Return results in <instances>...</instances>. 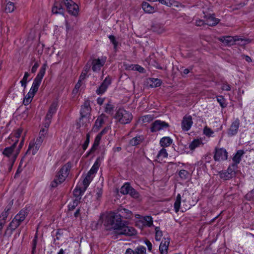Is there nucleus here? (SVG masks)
Returning a JSON list of instances; mask_svg holds the SVG:
<instances>
[{
  "instance_id": "nucleus-1",
  "label": "nucleus",
  "mask_w": 254,
  "mask_h": 254,
  "mask_svg": "<svg viewBox=\"0 0 254 254\" xmlns=\"http://www.w3.org/2000/svg\"><path fill=\"white\" fill-rule=\"evenodd\" d=\"M100 220L107 230L115 231L119 228L122 221L118 213L114 212L103 213L100 216Z\"/></svg>"
},
{
  "instance_id": "nucleus-2",
  "label": "nucleus",
  "mask_w": 254,
  "mask_h": 254,
  "mask_svg": "<svg viewBox=\"0 0 254 254\" xmlns=\"http://www.w3.org/2000/svg\"><path fill=\"white\" fill-rule=\"evenodd\" d=\"M46 133L47 130L44 129H41L40 130L39 136L36 139H33L30 141L25 155L32 154L34 155L37 153L44 141Z\"/></svg>"
},
{
  "instance_id": "nucleus-3",
  "label": "nucleus",
  "mask_w": 254,
  "mask_h": 254,
  "mask_svg": "<svg viewBox=\"0 0 254 254\" xmlns=\"http://www.w3.org/2000/svg\"><path fill=\"white\" fill-rule=\"evenodd\" d=\"M71 167V163L68 162L60 169L54 181L51 183V185L52 187L55 188L65 180L69 174Z\"/></svg>"
},
{
  "instance_id": "nucleus-4",
  "label": "nucleus",
  "mask_w": 254,
  "mask_h": 254,
  "mask_svg": "<svg viewBox=\"0 0 254 254\" xmlns=\"http://www.w3.org/2000/svg\"><path fill=\"white\" fill-rule=\"evenodd\" d=\"M27 215L26 210H21L18 214H17L11 222L9 224L6 229V232L10 231V234L14 231L25 219Z\"/></svg>"
},
{
  "instance_id": "nucleus-5",
  "label": "nucleus",
  "mask_w": 254,
  "mask_h": 254,
  "mask_svg": "<svg viewBox=\"0 0 254 254\" xmlns=\"http://www.w3.org/2000/svg\"><path fill=\"white\" fill-rule=\"evenodd\" d=\"M17 142L18 140H15L11 146L5 147L2 152V154L8 158L12 164L14 163L19 154V151L16 150Z\"/></svg>"
},
{
  "instance_id": "nucleus-6",
  "label": "nucleus",
  "mask_w": 254,
  "mask_h": 254,
  "mask_svg": "<svg viewBox=\"0 0 254 254\" xmlns=\"http://www.w3.org/2000/svg\"><path fill=\"white\" fill-rule=\"evenodd\" d=\"M47 67V64H44L41 67L38 74L33 80L32 86L30 89L29 92H30L34 95H35V94L38 91L39 87L42 81V79H43Z\"/></svg>"
},
{
  "instance_id": "nucleus-7",
  "label": "nucleus",
  "mask_w": 254,
  "mask_h": 254,
  "mask_svg": "<svg viewBox=\"0 0 254 254\" xmlns=\"http://www.w3.org/2000/svg\"><path fill=\"white\" fill-rule=\"evenodd\" d=\"M115 118L121 124H126L131 122L132 116L130 113L124 109H119L116 113Z\"/></svg>"
},
{
  "instance_id": "nucleus-8",
  "label": "nucleus",
  "mask_w": 254,
  "mask_h": 254,
  "mask_svg": "<svg viewBox=\"0 0 254 254\" xmlns=\"http://www.w3.org/2000/svg\"><path fill=\"white\" fill-rule=\"evenodd\" d=\"M116 233L119 235L132 236L136 234V230L132 227L122 221L119 228L116 230Z\"/></svg>"
},
{
  "instance_id": "nucleus-9",
  "label": "nucleus",
  "mask_w": 254,
  "mask_h": 254,
  "mask_svg": "<svg viewBox=\"0 0 254 254\" xmlns=\"http://www.w3.org/2000/svg\"><path fill=\"white\" fill-rule=\"evenodd\" d=\"M64 4L66 7L68 12L74 16H76L79 12L78 5L72 0H63Z\"/></svg>"
},
{
  "instance_id": "nucleus-10",
  "label": "nucleus",
  "mask_w": 254,
  "mask_h": 254,
  "mask_svg": "<svg viewBox=\"0 0 254 254\" xmlns=\"http://www.w3.org/2000/svg\"><path fill=\"white\" fill-rule=\"evenodd\" d=\"M228 158V152L223 148H215L214 159L215 161H221L227 160Z\"/></svg>"
},
{
  "instance_id": "nucleus-11",
  "label": "nucleus",
  "mask_w": 254,
  "mask_h": 254,
  "mask_svg": "<svg viewBox=\"0 0 254 254\" xmlns=\"http://www.w3.org/2000/svg\"><path fill=\"white\" fill-rule=\"evenodd\" d=\"M220 40L222 41L224 44H225L229 46L234 45L236 41L241 40L242 41H245L247 43H250L251 41L249 39H241L237 36L233 37L230 36H224Z\"/></svg>"
},
{
  "instance_id": "nucleus-12",
  "label": "nucleus",
  "mask_w": 254,
  "mask_h": 254,
  "mask_svg": "<svg viewBox=\"0 0 254 254\" xmlns=\"http://www.w3.org/2000/svg\"><path fill=\"white\" fill-rule=\"evenodd\" d=\"M204 14V17L205 19V22L207 26H214L218 24L220 19L216 18L214 13H206V12L203 11Z\"/></svg>"
},
{
  "instance_id": "nucleus-13",
  "label": "nucleus",
  "mask_w": 254,
  "mask_h": 254,
  "mask_svg": "<svg viewBox=\"0 0 254 254\" xmlns=\"http://www.w3.org/2000/svg\"><path fill=\"white\" fill-rule=\"evenodd\" d=\"M169 126V124L164 121L156 120L152 124L150 129L152 132H156L165 129L168 127Z\"/></svg>"
},
{
  "instance_id": "nucleus-14",
  "label": "nucleus",
  "mask_w": 254,
  "mask_h": 254,
  "mask_svg": "<svg viewBox=\"0 0 254 254\" xmlns=\"http://www.w3.org/2000/svg\"><path fill=\"white\" fill-rule=\"evenodd\" d=\"M64 5V1H56L52 8V13L55 14H61L64 15L65 10L63 7Z\"/></svg>"
},
{
  "instance_id": "nucleus-15",
  "label": "nucleus",
  "mask_w": 254,
  "mask_h": 254,
  "mask_svg": "<svg viewBox=\"0 0 254 254\" xmlns=\"http://www.w3.org/2000/svg\"><path fill=\"white\" fill-rule=\"evenodd\" d=\"M108 119V117L104 114H102L96 119L92 130L95 131H98L102 127L105 121Z\"/></svg>"
},
{
  "instance_id": "nucleus-16",
  "label": "nucleus",
  "mask_w": 254,
  "mask_h": 254,
  "mask_svg": "<svg viewBox=\"0 0 254 254\" xmlns=\"http://www.w3.org/2000/svg\"><path fill=\"white\" fill-rule=\"evenodd\" d=\"M106 61V58H102V59H94L93 60L92 64V70L94 72H98L101 68L104 65Z\"/></svg>"
},
{
  "instance_id": "nucleus-17",
  "label": "nucleus",
  "mask_w": 254,
  "mask_h": 254,
  "mask_svg": "<svg viewBox=\"0 0 254 254\" xmlns=\"http://www.w3.org/2000/svg\"><path fill=\"white\" fill-rule=\"evenodd\" d=\"M111 83V78L109 76L106 77L99 88L96 90V93L98 95H101L104 93Z\"/></svg>"
},
{
  "instance_id": "nucleus-18",
  "label": "nucleus",
  "mask_w": 254,
  "mask_h": 254,
  "mask_svg": "<svg viewBox=\"0 0 254 254\" xmlns=\"http://www.w3.org/2000/svg\"><path fill=\"white\" fill-rule=\"evenodd\" d=\"M240 122L239 119H236L231 124L228 131V134L229 136H234L238 133L240 126Z\"/></svg>"
},
{
  "instance_id": "nucleus-19",
  "label": "nucleus",
  "mask_w": 254,
  "mask_h": 254,
  "mask_svg": "<svg viewBox=\"0 0 254 254\" xmlns=\"http://www.w3.org/2000/svg\"><path fill=\"white\" fill-rule=\"evenodd\" d=\"M192 117L190 116H186L182 122V128L185 131L189 130L192 125Z\"/></svg>"
},
{
  "instance_id": "nucleus-20",
  "label": "nucleus",
  "mask_w": 254,
  "mask_h": 254,
  "mask_svg": "<svg viewBox=\"0 0 254 254\" xmlns=\"http://www.w3.org/2000/svg\"><path fill=\"white\" fill-rule=\"evenodd\" d=\"M170 239L168 238H164L159 246V249L161 254H167Z\"/></svg>"
},
{
  "instance_id": "nucleus-21",
  "label": "nucleus",
  "mask_w": 254,
  "mask_h": 254,
  "mask_svg": "<svg viewBox=\"0 0 254 254\" xmlns=\"http://www.w3.org/2000/svg\"><path fill=\"white\" fill-rule=\"evenodd\" d=\"M91 108L89 100L85 101L83 105L81 107L80 115L82 118L86 117L90 114Z\"/></svg>"
},
{
  "instance_id": "nucleus-22",
  "label": "nucleus",
  "mask_w": 254,
  "mask_h": 254,
  "mask_svg": "<svg viewBox=\"0 0 254 254\" xmlns=\"http://www.w3.org/2000/svg\"><path fill=\"white\" fill-rule=\"evenodd\" d=\"M58 107V102L57 100L54 101L50 105L46 117L52 119L53 116L57 112Z\"/></svg>"
},
{
  "instance_id": "nucleus-23",
  "label": "nucleus",
  "mask_w": 254,
  "mask_h": 254,
  "mask_svg": "<svg viewBox=\"0 0 254 254\" xmlns=\"http://www.w3.org/2000/svg\"><path fill=\"white\" fill-rule=\"evenodd\" d=\"M141 6L144 12L147 13H153L157 10L156 7L151 5L146 1H143Z\"/></svg>"
},
{
  "instance_id": "nucleus-24",
  "label": "nucleus",
  "mask_w": 254,
  "mask_h": 254,
  "mask_svg": "<svg viewBox=\"0 0 254 254\" xmlns=\"http://www.w3.org/2000/svg\"><path fill=\"white\" fill-rule=\"evenodd\" d=\"M118 215L121 216V219L122 217L126 219H130L132 217L131 211L124 208L119 209Z\"/></svg>"
},
{
  "instance_id": "nucleus-25",
  "label": "nucleus",
  "mask_w": 254,
  "mask_h": 254,
  "mask_svg": "<svg viewBox=\"0 0 254 254\" xmlns=\"http://www.w3.org/2000/svg\"><path fill=\"white\" fill-rule=\"evenodd\" d=\"M85 190H84V188L83 187L76 186L73 191L74 199H78V200L80 201L81 196Z\"/></svg>"
},
{
  "instance_id": "nucleus-26",
  "label": "nucleus",
  "mask_w": 254,
  "mask_h": 254,
  "mask_svg": "<svg viewBox=\"0 0 254 254\" xmlns=\"http://www.w3.org/2000/svg\"><path fill=\"white\" fill-rule=\"evenodd\" d=\"M245 152L243 150H239L237 151L236 154L234 155L232 160L233 163L232 164L236 165L238 166V164L240 163L241 161L242 157L244 154Z\"/></svg>"
},
{
  "instance_id": "nucleus-27",
  "label": "nucleus",
  "mask_w": 254,
  "mask_h": 254,
  "mask_svg": "<svg viewBox=\"0 0 254 254\" xmlns=\"http://www.w3.org/2000/svg\"><path fill=\"white\" fill-rule=\"evenodd\" d=\"M144 138L143 135H136L129 140V144L131 146H136L140 144L144 140Z\"/></svg>"
},
{
  "instance_id": "nucleus-28",
  "label": "nucleus",
  "mask_w": 254,
  "mask_h": 254,
  "mask_svg": "<svg viewBox=\"0 0 254 254\" xmlns=\"http://www.w3.org/2000/svg\"><path fill=\"white\" fill-rule=\"evenodd\" d=\"M103 158H100V157L98 158L96 161L95 162V163H94L92 167H91V169L88 172V173L90 174L91 175H92L96 173L100 166L99 162Z\"/></svg>"
},
{
  "instance_id": "nucleus-29",
  "label": "nucleus",
  "mask_w": 254,
  "mask_h": 254,
  "mask_svg": "<svg viewBox=\"0 0 254 254\" xmlns=\"http://www.w3.org/2000/svg\"><path fill=\"white\" fill-rule=\"evenodd\" d=\"M93 177L90 174L87 173L86 177L84 178L82 181L83 188L84 190H86L87 187L92 181Z\"/></svg>"
},
{
  "instance_id": "nucleus-30",
  "label": "nucleus",
  "mask_w": 254,
  "mask_h": 254,
  "mask_svg": "<svg viewBox=\"0 0 254 254\" xmlns=\"http://www.w3.org/2000/svg\"><path fill=\"white\" fill-rule=\"evenodd\" d=\"M172 143V139L169 137H164L160 140V143L161 146L167 147Z\"/></svg>"
},
{
  "instance_id": "nucleus-31",
  "label": "nucleus",
  "mask_w": 254,
  "mask_h": 254,
  "mask_svg": "<svg viewBox=\"0 0 254 254\" xmlns=\"http://www.w3.org/2000/svg\"><path fill=\"white\" fill-rule=\"evenodd\" d=\"M131 188L132 187L129 185V184L126 183L121 187L120 189V192L123 194H128Z\"/></svg>"
},
{
  "instance_id": "nucleus-32",
  "label": "nucleus",
  "mask_w": 254,
  "mask_h": 254,
  "mask_svg": "<svg viewBox=\"0 0 254 254\" xmlns=\"http://www.w3.org/2000/svg\"><path fill=\"white\" fill-rule=\"evenodd\" d=\"M143 225L150 227L153 224L152 218L150 216H146L143 217L142 220Z\"/></svg>"
},
{
  "instance_id": "nucleus-33",
  "label": "nucleus",
  "mask_w": 254,
  "mask_h": 254,
  "mask_svg": "<svg viewBox=\"0 0 254 254\" xmlns=\"http://www.w3.org/2000/svg\"><path fill=\"white\" fill-rule=\"evenodd\" d=\"M238 166L232 163L227 168L226 172L230 175L232 178L235 176L236 170L237 169Z\"/></svg>"
},
{
  "instance_id": "nucleus-34",
  "label": "nucleus",
  "mask_w": 254,
  "mask_h": 254,
  "mask_svg": "<svg viewBox=\"0 0 254 254\" xmlns=\"http://www.w3.org/2000/svg\"><path fill=\"white\" fill-rule=\"evenodd\" d=\"M202 144V141L198 139H194L190 143L189 145V148L190 150H193L195 149L196 147L199 146Z\"/></svg>"
},
{
  "instance_id": "nucleus-35",
  "label": "nucleus",
  "mask_w": 254,
  "mask_h": 254,
  "mask_svg": "<svg viewBox=\"0 0 254 254\" xmlns=\"http://www.w3.org/2000/svg\"><path fill=\"white\" fill-rule=\"evenodd\" d=\"M152 28L153 32H162L164 30V25L159 23H153Z\"/></svg>"
},
{
  "instance_id": "nucleus-36",
  "label": "nucleus",
  "mask_w": 254,
  "mask_h": 254,
  "mask_svg": "<svg viewBox=\"0 0 254 254\" xmlns=\"http://www.w3.org/2000/svg\"><path fill=\"white\" fill-rule=\"evenodd\" d=\"M168 154L166 149H165V148H162L159 151L156 157L158 159L162 160L164 158H167L168 157Z\"/></svg>"
},
{
  "instance_id": "nucleus-37",
  "label": "nucleus",
  "mask_w": 254,
  "mask_h": 254,
  "mask_svg": "<svg viewBox=\"0 0 254 254\" xmlns=\"http://www.w3.org/2000/svg\"><path fill=\"white\" fill-rule=\"evenodd\" d=\"M34 96L33 94L29 91L23 99V103L24 105H28L31 102Z\"/></svg>"
},
{
  "instance_id": "nucleus-38",
  "label": "nucleus",
  "mask_w": 254,
  "mask_h": 254,
  "mask_svg": "<svg viewBox=\"0 0 254 254\" xmlns=\"http://www.w3.org/2000/svg\"><path fill=\"white\" fill-rule=\"evenodd\" d=\"M153 119L154 116L153 115H147L141 117L139 121L141 122L142 123H147L152 121Z\"/></svg>"
},
{
  "instance_id": "nucleus-39",
  "label": "nucleus",
  "mask_w": 254,
  "mask_h": 254,
  "mask_svg": "<svg viewBox=\"0 0 254 254\" xmlns=\"http://www.w3.org/2000/svg\"><path fill=\"white\" fill-rule=\"evenodd\" d=\"M30 76V74L28 72H25L23 78L20 81L21 86L25 89L27 86V79Z\"/></svg>"
},
{
  "instance_id": "nucleus-40",
  "label": "nucleus",
  "mask_w": 254,
  "mask_h": 254,
  "mask_svg": "<svg viewBox=\"0 0 254 254\" xmlns=\"http://www.w3.org/2000/svg\"><path fill=\"white\" fill-rule=\"evenodd\" d=\"M181 195L178 194L177 196L176 201L174 203V209L176 212L179 211L181 205Z\"/></svg>"
},
{
  "instance_id": "nucleus-41",
  "label": "nucleus",
  "mask_w": 254,
  "mask_h": 254,
  "mask_svg": "<svg viewBox=\"0 0 254 254\" xmlns=\"http://www.w3.org/2000/svg\"><path fill=\"white\" fill-rule=\"evenodd\" d=\"M216 98L217 102L219 103L220 106L222 108L226 107L227 104L226 103L225 99L223 96H217Z\"/></svg>"
},
{
  "instance_id": "nucleus-42",
  "label": "nucleus",
  "mask_w": 254,
  "mask_h": 254,
  "mask_svg": "<svg viewBox=\"0 0 254 254\" xmlns=\"http://www.w3.org/2000/svg\"><path fill=\"white\" fill-rule=\"evenodd\" d=\"M150 85L152 87H158L161 84V80L158 78H152L150 79Z\"/></svg>"
},
{
  "instance_id": "nucleus-43",
  "label": "nucleus",
  "mask_w": 254,
  "mask_h": 254,
  "mask_svg": "<svg viewBox=\"0 0 254 254\" xmlns=\"http://www.w3.org/2000/svg\"><path fill=\"white\" fill-rule=\"evenodd\" d=\"M22 132V129L21 128H19L14 133L13 135H10L9 137V139L14 138L12 139V141L14 142V141L16 139H18V138L20 136L21 133Z\"/></svg>"
},
{
  "instance_id": "nucleus-44",
  "label": "nucleus",
  "mask_w": 254,
  "mask_h": 254,
  "mask_svg": "<svg viewBox=\"0 0 254 254\" xmlns=\"http://www.w3.org/2000/svg\"><path fill=\"white\" fill-rule=\"evenodd\" d=\"M219 174L220 178L224 180H228L232 178L226 170L219 172Z\"/></svg>"
},
{
  "instance_id": "nucleus-45",
  "label": "nucleus",
  "mask_w": 254,
  "mask_h": 254,
  "mask_svg": "<svg viewBox=\"0 0 254 254\" xmlns=\"http://www.w3.org/2000/svg\"><path fill=\"white\" fill-rule=\"evenodd\" d=\"M114 109V106L111 104V102L109 101L106 105L105 109V111L106 113L112 115L113 113V111Z\"/></svg>"
},
{
  "instance_id": "nucleus-46",
  "label": "nucleus",
  "mask_w": 254,
  "mask_h": 254,
  "mask_svg": "<svg viewBox=\"0 0 254 254\" xmlns=\"http://www.w3.org/2000/svg\"><path fill=\"white\" fill-rule=\"evenodd\" d=\"M180 177L183 180H187L190 177L189 173L185 170H181L179 173Z\"/></svg>"
},
{
  "instance_id": "nucleus-47",
  "label": "nucleus",
  "mask_w": 254,
  "mask_h": 254,
  "mask_svg": "<svg viewBox=\"0 0 254 254\" xmlns=\"http://www.w3.org/2000/svg\"><path fill=\"white\" fill-rule=\"evenodd\" d=\"M134 254H146V248L142 246H139L134 250Z\"/></svg>"
},
{
  "instance_id": "nucleus-48",
  "label": "nucleus",
  "mask_w": 254,
  "mask_h": 254,
  "mask_svg": "<svg viewBox=\"0 0 254 254\" xmlns=\"http://www.w3.org/2000/svg\"><path fill=\"white\" fill-rule=\"evenodd\" d=\"M15 9V6L13 2L9 1L6 5L5 11L6 12H12Z\"/></svg>"
},
{
  "instance_id": "nucleus-49",
  "label": "nucleus",
  "mask_w": 254,
  "mask_h": 254,
  "mask_svg": "<svg viewBox=\"0 0 254 254\" xmlns=\"http://www.w3.org/2000/svg\"><path fill=\"white\" fill-rule=\"evenodd\" d=\"M130 68L132 70L138 71L140 73L144 72V68L138 64H132L130 66Z\"/></svg>"
},
{
  "instance_id": "nucleus-50",
  "label": "nucleus",
  "mask_w": 254,
  "mask_h": 254,
  "mask_svg": "<svg viewBox=\"0 0 254 254\" xmlns=\"http://www.w3.org/2000/svg\"><path fill=\"white\" fill-rule=\"evenodd\" d=\"M162 232L160 230L159 227L155 228V240L157 241H159L162 237Z\"/></svg>"
},
{
  "instance_id": "nucleus-51",
  "label": "nucleus",
  "mask_w": 254,
  "mask_h": 254,
  "mask_svg": "<svg viewBox=\"0 0 254 254\" xmlns=\"http://www.w3.org/2000/svg\"><path fill=\"white\" fill-rule=\"evenodd\" d=\"M79 202L80 201L78 200V199H74L72 202L68 204V209L69 210H73L77 206Z\"/></svg>"
},
{
  "instance_id": "nucleus-52",
  "label": "nucleus",
  "mask_w": 254,
  "mask_h": 254,
  "mask_svg": "<svg viewBox=\"0 0 254 254\" xmlns=\"http://www.w3.org/2000/svg\"><path fill=\"white\" fill-rule=\"evenodd\" d=\"M157 1L169 7L171 6L174 2L173 0H157Z\"/></svg>"
},
{
  "instance_id": "nucleus-53",
  "label": "nucleus",
  "mask_w": 254,
  "mask_h": 254,
  "mask_svg": "<svg viewBox=\"0 0 254 254\" xmlns=\"http://www.w3.org/2000/svg\"><path fill=\"white\" fill-rule=\"evenodd\" d=\"M128 194L131 197H132L134 198H138L140 196L139 193L132 188H131Z\"/></svg>"
},
{
  "instance_id": "nucleus-54",
  "label": "nucleus",
  "mask_w": 254,
  "mask_h": 254,
  "mask_svg": "<svg viewBox=\"0 0 254 254\" xmlns=\"http://www.w3.org/2000/svg\"><path fill=\"white\" fill-rule=\"evenodd\" d=\"M37 243V236H35L34 238L32 240V251H31L32 254H34L35 253V249L36 248Z\"/></svg>"
},
{
  "instance_id": "nucleus-55",
  "label": "nucleus",
  "mask_w": 254,
  "mask_h": 254,
  "mask_svg": "<svg viewBox=\"0 0 254 254\" xmlns=\"http://www.w3.org/2000/svg\"><path fill=\"white\" fill-rule=\"evenodd\" d=\"M203 133L206 136H211L214 132L212 130V129L207 127H205L203 129Z\"/></svg>"
},
{
  "instance_id": "nucleus-56",
  "label": "nucleus",
  "mask_w": 254,
  "mask_h": 254,
  "mask_svg": "<svg viewBox=\"0 0 254 254\" xmlns=\"http://www.w3.org/2000/svg\"><path fill=\"white\" fill-rule=\"evenodd\" d=\"M51 119L45 117V121L44 123V126L45 128H44L45 130H47V132L48 131V128L51 123Z\"/></svg>"
},
{
  "instance_id": "nucleus-57",
  "label": "nucleus",
  "mask_w": 254,
  "mask_h": 254,
  "mask_svg": "<svg viewBox=\"0 0 254 254\" xmlns=\"http://www.w3.org/2000/svg\"><path fill=\"white\" fill-rule=\"evenodd\" d=\"M89 141H90V135H89V134L88 133L87 135H86V140L85 141L84 144H83V146H82V147H83V149L84 150H85L88 145H89Z\"/></svg>"
},
{
  "instance_id": "nucleus-58",
  "label": "nucleus",
  "mask_w": 254,
  "mask_h": 254,
  "mask_svg": "<svg viewBox=\"0 0 254 254\" xmlns=\"http://www.w3.org/2000/svg\"><path fill=\"white\" fill-rule=\"evenodd\" d=\"M109 38L114 45V49H116L118 46V42L116 41L115 37L113 35H110Z\"/></svg>"
},
{
  "instance_id": "nucleus-59",
  "label": "nucleus",
  "mask_w": 254,
  "mask_h": 254,
  "mask_svg": "<svg viewBox=\"0 0 254 254\" xmlns=\"http://www.w3.org/2000/svg\"><path fill=\"white\" fill-rule=\"evenodd\" d=\"M103 194V190L101 189L98 188L96 193V198L97 200H100Z\"/></svg>"
},
{
  "instance_id": "nucleus-60",
  "label": "nucleus",
  "mask_w": 254,
  "mask_h": 254,
  "mask_svg": "<svg viewBox=\"0 0 254 254\" xmlns=\"http://www.w3.org/2000/svg\"><path fill=\"white\" fill-rule=\"evenodd\" d=\"M195 25L197 26H206V22H204V21L203 20L198 19L196 20L195 21Z\"/></svg>"
},
{
  "instance_id": "nucleus-61",
  "label": "nucleus",
  "mask_w": 254,
  "mask_h": 254,
  "mask_svg": "<svg viewBox=\"0 0 254 254\" xmlns=\"http://www.w3.org/2000/svg\"><path fill=\"white\" fill-rule=\"evenodd\" d=\"M110 129V127H106L98 135L102 137L104 134L107 133Z\"/></svg>"
},
{
  "instance_id": "nucleus-62",
  "label": "nucleus",
  "mask_w": 254,
  "mask_h": 254,
  "mask_svg": "<svg viewBox=\"0 0 254 254\" xmlns=\"http://www.w3.org/2000/svg\"><path fill=\"white\" fill-rule=\"evenodd\" d=\"M222 89L225 91H230L231 90V86L227 83H224L222 86Z\"/></svg>"
},
{
  "instance_id": "nucleus-63",
  "label": "nucleus",
  "mask_w": 254,
  "mask_h": 254,
  "mask_svg": "<svg viewBox=\"0 0 254 254\" xmlns=\"http://www.w3.org/2000/svg\"><path fill=\"white\" fill-rule=\"evenodd\" d=\"M101 138L102 137L98 135L96 136L94 142L95 146H98L99 145Z\"/></svg>"
},
{
  "instance_id": "nucleus-64",
  "label": "nucleus",
  "mask_w": 254,
  "mask_h": 254,
  "mask_svg": "<svg viewBox=\"0 0 254 254\" xmlns=\"http://www.w3.org/2000/svg\"><path fill=\"white\" fill-rule=\"evenodd\" d=\"M39 65L38 64V63H35L31 68V72L35 73L38 67H39Z\"/></svg>"
}]
</instances>
